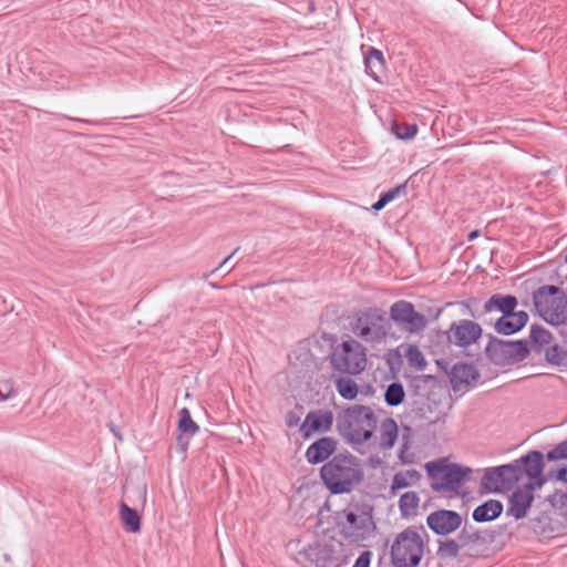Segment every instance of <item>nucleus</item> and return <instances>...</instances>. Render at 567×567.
Returning <instances> with one entry per match:
<instances>
[{
	"mask_svg": "<svg viewBox=\"0 0 567 567\" xmlns=\"http://www.w3.org/2000/svg\"><path fill=\"white\" fill-rule=\"evenodd\" d=\"M320 477L331 494H343L362 481L363 471L358 457L340 453L323 464Z\"/></svg>",
	"mask_w": 567,
	"mask_h": 567,
	"instance_id": "f257e3e1",
	"label": "nucleus"
},
{
	"mask_svg": "<svg viewBox=\"0 0 567 567\" xmlns=\"http://www.w3.org/2000/svg\"><path fill=\"white\" fill-rule=\"evenodd\" d=\"M378 426L374 411L367 405L354 404L337 417V427L343 439L352 444L368 442Z\"/></svg>",
	"mask_w": 567,
	"mask_h": 567,
	"instance_id": "f03ea898",
	"label": "nucleus"
},
{
	"mask_svg": "<svg viewBox=\"0 0 567 567\" xmlns=\"http://www.w3.org/2000/svg\"><path fill=\"white\" fill-rule=\"evenodd\" d=\"M425 468L431 480L432 489L444 493L450 497L460 496L463 486L472 476L470 467L447 463L446 460L430 462L425 465Z\"/></svg>",
	"mask_w": 567,
	"mask_h": 567,
	"instance_id": "7ed1b4c3",
	"label": "nucleus"
},
{
	"mask_svg": "<svg viewBox=\"0 0 567 567\" xmlns=\"http://www.w3.org/2000/svg\"><path fill=\"white\" fill-rule=\"evenodd\" d=\"M352 333L365 343L383 342L391 324L384 311L378 307H369L358 311L351 321Z\"/></svg>",
	"mask_w": 567,
	"mask_h": 567,
	"instance_id": "20e7f679",
	"label": "nucleus"
},
{
	"mask_svg": "<svg viewBox=\"0 0 567 567\" xmlns=\"http://www.w3.org/2000/svg\"><path fill=\"white\" fill-rule=\"evenodd\" d=\"M533 302L537 313L546 322L559 326L567 321V297L559 287H539L533 293Z\"/></svg>",
	"mask_w": 567,
	"mask_h": 567,
	"instance_id": "39448f33",
	"label": "nucleus"
},
{
	"mask_svg": "<svg viewBox=\"0 0 567 567\" xmlns=\"http://www.w3.org/2000/svg\"><path fill=\"white\" fill-rule=\"evenodd\" d=\"M330 365L340 374L358 375L367 367V350L355 339L344 340L332 348Z\"/></svg>",
	"mask_w": 567,
	"mask_h": 567,
	"instance_id": "423d86ee",
	"label": "nucleus"
},
{
	"mask_svg": "<svg viewBox=\"0 0 567 567\" xmlns=\"http://www.w3.org/2000/svg\"><path fill=\"white\" fill-rule=\"evenodd\" d=\"M424 553L422 535L408 527L396 535L391 546V563L394 567H416Z\"/></svg>",
	"mask_w": 567,
	"mask_h": 567,
	"instance_id": "0eeeda50",
	"label": "nucleus"
},
{
	"mask_svg": "<svg viewBox=\"0 0 567 567\" xmlns=\"http://www.w3.org/2000/svg\"><path fill=\"white\" fill-rule=\"evenodd\" d=\"M523 477L518 464L509 463L486 468L482 477V486L489 492L512 488Z\"/></svg>",
	"mask_w": 567,
	"mask_h": 567,
	"instance_id": "6e6552de",
	"label": "nucleus"
},
{
	"mask_svg": "<svg viewBox=\"0 0 567 567\" xmlns=\"http://www.w3.org/2000/svg\"><path fill=\"white\" fill-rule=\"evenodd\" d=\"M390 318L410 333H420L427 323L425 316L415 311L414 306L405 300L396 301L391 306Z\"/></svg>",
	"mask_w": 567,
	"mask_h": 567,
	"instance_id": "1a4fd4ad",
	"label": "nucleus"
},
{
	"mask_svg": "<svg viewBox=\"0 0 567 567\" xmlns=\"http://www.w3.org/2000/svg\"><path fill=\"white\" fill-rule=\"evenodd\" d=\"M481 336V326L466 319L452 322L446 331L447 341L460 348H466L475 343Z\"/></svg>",
	"mask_w": 567,
	"mask_h": 567,
	"instance_id": "9d476101",
	"label": "nucleus"
},
{
	"mask_svg": "<svg viewBox=\"0 0 567 567\" xmlns=\"http://www.w3.org/2000/svg\"><path fill=\"white\" fill-rule=\"evenodd\" d=\"M346 520L344 534L348 538H352L353 540L367 539L375 527L372 516L365 512L357 514L350 511L346 514Z\"/></svg>",
	"mask_w": 567,
	"mask_h": 567,
	"instance_id": "9b49d317",
	"label": "nucleus"
},
{
	"mask_svg": "<svg viewBox=\"0 0 567 567\" xmlns=\"http://www.w3.org/2000/svg\"><path fill=\"white\" fill-rule=\"evenodd\" d=\"M523 471V475H527L533 482L535 487L540 488L546 483V477L543 475L544 470V455L539 451H529L526 455L514 461Z\"/></svg>",
	"mask_w": 567,
	"mask_h": 567,
	"instance_id": "f8f14e48",
	"label": "nucleus"
},
{
	"mask_svg": "<svg viewBox=\"0 0 567 567\" xmlns=\"http://www.w3.org/2000/svg\"><path fill=\"white\" fill-rule=\"evenodd\" d=\"M427 526L437 535H449L462 524V517L454 511L440 509L426 518Z\"/></svg>",
	"mask_w": 567,
	"mask_h": 567,
	"instance_id": "ddd939ff",
	"label": "nucleus"
},
{
	"mask_svg": "<svg viewBox=\"0 0 567 567\" xmlns=\"http://www.w3.org/2000/svg\"><path fill=\"white\" fill-rule=\"evenodd\" d=\"M534 484H525L523 487L517 488L508 501L507 515L513 516L515 519L524 518L534 501Z\"/></svg>",
	"mask_w": 567,
	"mask_h": 567,
	"instance_id": "4468645a",
	"label": "nucleus"
},
{
	"mask_svg": "<svg viewBox=\"0 0 567 567\" xmlns=\"http://www.w3.org/2000/svg\"><path fill=\"white\" fill-rule=\"evenodd\" d=\"M480 379V373L473 364L456 363L451 371V383L455 391L473 385Z\"/></svg>",
	"mask_w": 567,
	"mask_h": 567,
	"instance_id": "2eb2a0df",
	"label": "nucleus"
},
{
	"mask_svg": "<svg viewBox=\"0 0 567 567\" xmlns=\"http://www.w3.org/2000/svg\"><path fill=\"white\" fill-rule=\"evenodd\" d=\"M528 321V315L525 311L513 310L509 315L499 317L494 328L496 332L509 336L522 330Z\"/></svg>",
	"mask_w": 567,
	"mask_h": 567,
	"instance_id": "dca6fc26",
	"label": "nucleus"
},
{
	"mask_svg": "<svg viewBox=\"0 0 567 567\" xmlns=\"http://www.w3.org/2000/svg\"><path fill=\"white\" fill-rule=\"evenodd\" d=\"M337 442L331 437H321L312 443L306 451V458L310 464H319L328 460L336 451Z\"/></svg>",
	"mask_w": 567,
	"mask_h": 567,
	"instance_id": "f3484780",
	"label": "nucleus"
},
{
	"mask_svg": "<svg viewBox=\"0 0 567 567\" xmlns=\"http://www.w3.org/2000/svg\"><path fill=\"white\" fill-rule=\"evenodd\" d=\"M494 350L502 352L508 361L517 362L527 358L529 349L527 341H498L493 346Z\"/></svg>",
	"mask_w": 567,
	"mask_h": 567,
	"instance_id": "a211bd4d",
	"label": "nucleus"
},
{
	"mask_svg": "<svg viewBox=\"0 0 567 567\" xmlns=\"http://www.w3.org/2000/svg\"><path fill=\"white\" fill-rule=\"evenodd\" d=\"M518 305L517 298L512 295H493L484 305L485 312L498 311L502 316L509 315Z\"/></svg>",
	"mask_w": 567,
	"mask_h": 567,
	"instance_id": "6ab92c4d",
	"label": "nucleus"
},
{
	"mask_svg": "<svg viewBox=\"0 0 567 567\" xmlns=\"http://www.w3.org/2000/svg\"><path fill=\"white\" fill-rule=\"evenodd\" d=\"M332 422H333V419H332V414L330 412H324V413L310 412L306 416V419L301 425V431L303 432V435L307 437L313 431L330 430Z\"/></svg>",
	"mask_w": 567,
	"mask_h": 567,
	"instance_id": "aec40b11",
	"label": "nucleus"
},
{
	"mask_svg": "<svg viewBox=\"0 0 567 567\" xmlns=\"http://www.w3.org/2000/svg\"><path fill=\"white\" fill-rule=\"evenodd\" d=\"M503 512V504L497 499H488L473 511V519L485 523L496 519Z\"/></svg>",
	"mask_w": 567,
	"mask_h": 567,
	"instance_id": "412c9836",
	"label": "nucleus"
},
{
	"mask_svg": "<svg viewBox=\"0 0 567 567\" xmlns=\"http://www.w3.org/2000/svg\"><path fill=\"white\" fill-rule=\"evenodd\" d=\"M384 64L383 53L380 50L370 48L364 54L365 73L378 82L384 71Z\"/></svg>",
	"mask_w": 567,
	"mask_h": 567,
	"instance_id": "4be33fe9",
	"label": "nucleus"
},
{
	"mask_svg": "<svg viewBox=\"0 0 567 567\" xmlns=\"http://www.w3.org/2000/svg\"><path fill=\"white\" fill-rule=\"evenodd\" d=\"M380 434V449L382 450H390L394 446L398 436H399V429L396 422L391 419L386 417L380 423L379 429Z\"/></svg>",
	"mask_w": 567,
	"mask_h": 567,
	"instance_id": "5701e85b",
	"label": "nucleus"
},
{
	"mask_svg": "<svg viewBox=\"0 0 567 567\" xmlns=\"http://www.w3.org/2000/svg\"><path fill=\"white\" fill-rule=\"evenodd\" d=\"M333 383L339 395L344 400H354L359 393V386L354 380L349 377L332 375Z\"/></svg>",
	"mask_w": 567,
	"mask_h": 567,
	"instance_id": "b1692460",
	"label": "nucleus"
},
{
	"mask_svg": "<svg viewBox=\"0 0 567 567\" xmlns=\"http://www.w3.org/2000/svg\"><path fill=\"white\" fill-rule=\"evenodd\" d=\"M120 515L126 532L138 533L141 530V517L135 509L131 508L125 503H121Z\"/></svg>",
	"mask_w": 567,
	"mask_h": 567,
	"instance_id": "393cba45",
	"label": "nucleus"
},
{
	"mask_svg": "<svg viewBox=\"0 0 567 567\" xmlns=\"http://www.w3.org/2000/svg\"><path fill=\"white\" fill-rule=\"evenodd\" d=\"M421 480V474L416 470H406L394 474L391 484V491L394 493L396 489L406 488L416 484Z\"/></svg>",
	"mask_w": 567,
	"mask_h": 567,
	"instance_id": "a878e982",
	"label": "nucleus"
},
{
	"mask_svg": "<svg viewBox=\"0 0 567 567\" xmlns=\"http://www.w3.org/2000/svg\"><path fill=\"white\" fill-rule=\"evenodd\" d=\"M420 497L416 492H406L399 499V508L403 517L414 516L417 512Z\"/></svg>",
	"mask_w": 567,
	"mask_h": 567,
	"instance_id": "bb28decb",
	"label": "nucleus"
},
{
	"mask_svg": "<svg viewBox=\"0 0 567 567\" xmlns=\"http://www.w3.org/2000/svg\"><path fill=\"white\" fill-rule=\"evenodd\" d=\"M404 395L403 385L400 382H393L386 388L384 400L389 406H398L403 402Z\"/></svg>",
	"mask_w": 567,
	"mask_h": 567,
	"instance_id": "cd10ccee",
	"label": "nucleus"
},
{
	"mask_svg": "<svg viewBox=\"0 0 567 567\" xmlns=\"http://www.w3.org/2000/svg\"><path fill=\"white\" fill-rule=\"evenodd\" d=\"M178 414V430L184 434H189L190 436H194L199 431V426L192 419L189 410L183 408Z\"/></svg>",
	"mask_w": 567,
	"mask_h": 567,
	"instance_id": "c85d7f7f",
	"label": "nucleus"
},
{
	"mask_svg": "<svg viewBox=\"0 0 567 567\" xmlns=\"http://www.w3.org/2000/svg\"><path fill=\"white\" fill-rule=\"evenodd\" d=\"M529 338L532 342L542 350V348L549 346L551 342V333L543 327L533 326L530 328Z\"/></svg>",
	"mask_w": 567,
	"mask_h": 567,
	"instance_id": "c756f323",
	"label": "nucleus"
},
{
	"mask_svg": "<svg viewBox=\"0 0 567 567\" xmlns=\"http://www.w3.org/2000/svg\"><path fill=\"white\" fill-rule=\"evenodd\" d=\"M392 133L400 140L409 141L416 135L417 126L416 124L394 122L392 124Z\"/></svg>",
	"mask_w": 567,
	"mask_h": 567,
	"instance_id": "7c9ffc66",
	"label": "nucleus"
},
{
	"mask_svg": "<svg viewBox=\"0 0 567 567\" xmlns=\"http://www.w3.org/2000/svg\"><path fill=\"white\" fill-rule=\"evenodd\" d=\"M406 359L409 361V363L419 369V370H424L425 367H426V361L424 359V355L423 353L421 352V350L416 347V346H409L408 350H406Z\"/></svg>",
	"mask_w": 567,
	"mask_h": 567,
	"instance_id": "2f4dec72",
	"label": "nucleus"
},
{
	"mask_svg": "<svg viewBox=\"0 0 567 567\" xmlns=\"http://www.w3.org/2000/svg\"><path fill=\"white\" fill-rule=\"evenodd\" d=\"M460 551V545L454 539L440 542L437 553L442 557L456 558Z\"/></svg>",
	"mask_w": 567,
	"mask_h": 567,
	"instance_id": "473e14b6",
	"label": "nucleus"
},
{
	"mask_svg": "<svg viewBox=\"0 0 567 567\" xmlns=\"http://www.w3.org/2000/svg\"><path fill=\"white\" fill-rule=\"evenodd\" d=\"M546 458L548 461L567 460V440L560 442L554 449L548 451Z\"/></svg>",
	"mask_w": 567,
	"mask_h": 567,
	"instance_id": "72a5a7b5",
	"label": "nucleus"
},
{
	"mask_svg": "<svg viewBox=\"0 0 567 567\" xmlns=\"http://www.w3.org/2000/svg\"><path fill=\"white\" fill-rule=\"evenodd\" d=\"M409 450H410L409 437L408 436H403L402 437V443H401V446H400V451H399V455H398L399 460L403 464H411L414 461L413 455L409 453Z\"/></svg>",
	"mask_w": 567,
	"mask_h": 567,
	"instance_id": "f704fd0d",
	"label": "nucleus"
},
{
	"mask_svg": "<svg viewBox=\"0 0 567 567\" xmlns=\"http://www.w3.org/2000/svg\"><path fill=\"white\" fill-rule=\"evenodd\" d=\"M482 534L480 532H471L467 528H463L460 534V539L462 540V546H471L482 539Z\"/></svg>",
	"mask_w": 567,
	"mask_h": 567,
	"instance_id": "c9c22d12",
	"label": "nucleus"
},
{
	"mask_svg": "<svg viewBox=\"0 0 567 567\" xmlns=\"http://www.w3.org/2000/svg\"><path fill=\"white\" fill-rule=\"evenodd\" d=\"M14 395L13 384L9 380L0 379V401L8 400Z\"/></svg>",
	"mask_w": 567,
	"mask_h": 567,
	"instance_id": "e433bc0d",
	"label": "nucleus"
},
{
	"mask_svg": "<svg viewBox=\"0 0 567 567\" xmlns=\"http://www.w3.org/2000/svg\"><path fill=\"white\" fill-rule=\"evenodd\" d=\"M405 189V185L402 184L381 194V197L384 199V202L389 204L390 202L394 200L400 194H404Z\"/></svg>",
	"mask_w": 567,
	"mask_h": 567,
	"instance_id": "4c0bfd02",
	"label": "nucleus"
},
{
	"mask_svg": "<svg viewBox=\"0 0 567 567\" xmlns=\"http://www.w3.org/2000/svg\"><path fill=\"white\" fill-rule=\"evenodd\" d=\"M370 561H371V553L370 551H363L355 559L354 565L352 567H369L370 566Z\"/></svg>",
	"mask_w": 567,
	"mask_h": 567,
	"instance_id": "58836bf2",
	"label": "nucleus"
},
{
	"mask_svg": "<svg viewBox=\"0 0 567 567\" xmlns=\"http://www.w3.org/2000/svg\"><path fill=\"white\" fill-rule=\"evenodd\" d=\"M239 250V247H237L229 256H227L216 268H214L212 270L210 274H215L217 270L221 269L223 267H225L229 260L233 258V256Z\"/></svg>",
	"mask_w": 567,
	"mask_h": 567,
	"instance_id": "ea45409f",
	"label": "nucleus"
},
{
	"mask_svg": "<svg viewBox=\"0 0 567 567\" xmlns=\"http://www.w3.org/2000/svg\"><path fill=\"white\" fill-rule=\"evenodd\" d=\"M555 478L559 482L567 483V466L559 468L555 474Z\"/></svg>",
	"mask_w": 567,
	"mask_h": 567,
	"instance_id": "a19ab883",
	"label": "nucleus"
},
{
	"mask_svg": "<svg viewBox=\"0 0 567 567\" xmlns=\"http://www.w3.org/2000/svg\"><path fill=\"white\" fill-rule=\"evenodd\" d=\"M386 205L388 203L384 202V199L380 196L379 199L372 205V209L379 212L383 209Z\"/></svg>",
	"mask_w": 567,
	"mask_h": 567,
	"instance_id": "79ce46f5",
	"label": "nucleus"
},
{
	"mask_svg": "<svg viewBox=\"0 0 567 567\" xmlns=\"http://www.w3.org/2000/svg\"><path fill=\"white\" fill-rule=\"evenodd\" d=\"M298 422V419L295 417L293 415H289V417L287 419V425L288 426H293L295 424H297Z\"/></svg>",
	"mask_w": 567,
	"mask_h": 567,
	"instance_id": "37998d69",
	"label": "nucleus"
},
{
	"mask_svg": "<svg viewBox=\"0 0 567 567\" xmlns=\"http://www.w3.org/2000/svg\"><path fill=\"white\" fill-rule=\"evenodd\" d=\"M478 230H473L468 234V240H473L475 239L476 237H478Z\"/></svg>",
	"mask_w": 567,
	"mask_h": 567,
	"instance_id": "c03bdc74",
	"label": "nucleus"
},
{
	"mask_svg": "<svg viewBox=\"0 0 567 567\" xmlns=\"http://www.w3.org/2000/svg\"><path fill=\"white\" fill-rule=\"evenodd\" d=\"M69 120H71V121H76V122L92 123L91 121H87V120H81V118H78V117H69Z\"/></svg>",
	"mask_w": 567,
	"mask_h": 567,
	"instance_id": "a18cd8bd",
	"label": "nucleus"
},
{
	"mask_svg": "<svg viewBox=\"0 0 567 567\" xmlns=\"http://www.w3.org/2000/svg\"><path fill=\"white\" fill-rule=\"evenodd\" d=\"M111 430L118 439H121V436L117 434V431H115L113 427Z\"/></svg>",
	"mask_w": 567,
	"mask_h": 567,
	"instance_id": "49530a36",
	"label": "nucleus"
}]
</instances>
